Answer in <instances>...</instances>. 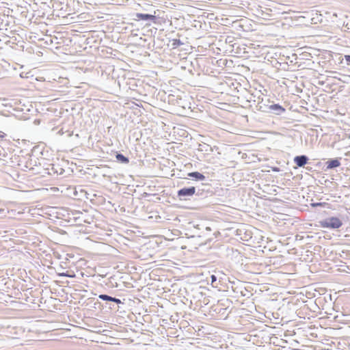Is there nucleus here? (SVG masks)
Instances as JSON below:
<instances>
[{
    "instance_id": "obj_4",
    "label": "nucleus",
    "mask_w": 350,
    "mask_h": 350,
    "mask_svg": "<svg viewBox=\"0 0 350 350\" xmlns=\"http://www.w3.org/2000/svg\"><path fill=\"white\" fill-rule=\"evenodd\" d=\"M294 161L298 167H302L307 163L308 158L304 155L297 156L295 157Z\"/></svg>"
},
{
    "instance_id": "obj_6",
    "label": "nucleus",
    "mask_w": 350,
    "mask_h": 350,
    "mask_svg": "<svg viewBox=\"0 0 350 350\" xmlns=\"http://www.w3.org/2000/svg\"><path fill=\"white\" fill-rule=\"evenodd\" d=\"M188 176L194 178L199 180H204L205 179V176L198 172H190L188 174Z\"/></svg>"
},
{
    "instance_id": "obj_8",
    "label": "nucleus",
    "mask_w": 350,
    "mask_h": 350,
    "mask_svg": "<svg viewBox=\"0 0 350 350\" xmlns=\"http://www.w3.org/2000/svg\"><path fill=\"white\" fill-rule=\"evenodd\" d=\"M270 109H273V110H280L281 111H284V110H285L282 106H280L278 104H275V105H271Z\"/></svg>"
},
{
    "instance_id": "obj_13",
    "label": "nucleus",
    "mask_w": 350,
    "mask_h": 350,
    "mask_svg": "<svg viewBox=\"0 0 350 350\" xmlns=\"http://www.w3.org/2000/svg\"><path fill=\"white\" fill-rule=\"evenodd\" d=\"M111 301H113L116 304H120L121 301L119 299H117V298H115V297H112V300Z\"/></svg>"
},
{
    "instance_id": "obj_7",
    "label": "nucleus",
    "mask_w": 350,
    "mask_h": 350,
    "mask_svg": "<svg viewBox=\"0 0 350 350\" xmlns=\"http://www.w3.org/2000/svg\"><path fill=\"white\" fill-rule=\"evenodd\" d=\"M116 158L118 161L122 163H128L129 162V160L127 157L120 153L116 155Z\"/></svg>"
},
{
    "instance_id": "obj_15",
    "label": "nucleus",
    "mask_w": 350,
    "mask_h": 350,
    "mask_svg": "<svg viewBox=\"0 0 350 350\" xmlns=\"http://www.w3.org/2000/svg\"><path fill=\"white\" fill-rule=\"evenodd\" d=\"M6 134L5 133H3V131H0V138L1 139H3L5 137Z\"/></svg>"
},
{
    "instance_id": "obj_17",
    "label": "nucleus",
    "mask_w": 350,
    "mask_h": 350,
    "mask_svg": "<svg viewBox=\"0 0 350 350\" xmlns=\"http://www.w3.org/2000/svg\"><path fill=\"white\" fill-rule=\"evenodd\" d=\"M51 189H52V190H53V191H57V190H58V188H57V187H53V188H51Z\"/></svg>"
},
{
    "instance_id": "obj_1",
    "label": "nucleus",
    "mask_w": 350,
    "mask_h": 350,
    "mask_svg": "<svg viewBox=\"0 0 350 350\" xmlns=\"http://www.w3.org/2000/svg\"><path fill=\"white\" fill-rule=\"evenodd\" d=\"M321 228L337 229L342 226V221L336 217H331L319 221Z\"/></svg>"
},
{
    "instance_id": "obj_14",
    "label": "nucleus",
    "mask_w": 350,
    "mask_h": 350,
    "mask_svg": "<svg viewBox=\"0 0 350 350\" xmlns=\"http://www.w3.org/2000/svg\"><path fill=\"white\" fill-rule=\"evenodd\" d=\"M59 275L61 276H66V277H70V278H73L75 276V275H70L66 274V273H60Z\"/></svg>"
},
{
    "instance_id": "obj_2",
    "label": "nucleus",
    "mask_w": 350,
    "mask_h": 350,
    "mask_svg": "<svg viewBox=\"0 0 350 350\" xmlns=\"http://www.w3.org/2000/svg\"><path fill=\"white\" fill-rule=\"evenodd\" d=\"M196 193V188L194 187H191L189 188H183L180 189L178 191V196H191L194 195Z\"/></svg>"
},
{
    "instance_id": "obj_5",
    "label": "nucleus",
    "mask_w": 350,
    "mask_h": 350,
    "mask_svg": "<svg viewBox=\"0 0 350 350\" xmlns=\"http://www.w3.org/2000/svg\"><path fill=\"white\" fill-rule=\"evenodd\" d=\"M327 168L332 169L334 167H339L340 165V162L338 159H331L327 161L326 163Z\"/></svg>"
},
{
    "instance_id": "obj_9",
    "label": "nucleus",
    "mask_w": 350,
    "mask_h": 350,
    "mask_svg": "<svg viewBox=\"0 0 350 350\" xmlns=\"http://www.w3.org/2000/svg\"><path fill=\"white\" fill-rule=\"evenodd\" d=\"M99 298L101 299L102 300H105V301H111V300H112V297H110L107 295H100Z\"/></svg>"
},
{
    "instance_id": "obj_11",
    "label": "nucleus",
    "mask_w": 350,
    "mask_h": 350,
    "mask_svg": "<svg viewBox=\"0 0 350 350\" xmlns=\"http://www.w3.org/2000/svg\"><path fill=\"white\" fill-rule=\"evenodd\" d=\"M180 44H182V43L180 40H178V39L173 40V46H179Z\"/></svg>"
},
{
    "instance_id": "obj_3",
    "label": "nucleus",
    "mask_w": 350,
    "mask_h": 350,
    "mask_svg": "<svg viewBox=\"0 0 350 350\" xmlns=\"http://www.w3.org/2000/svg\"><path fill=\"white\" fill-rule=\"evenodd\" d=\"M136 17H137V20H138V21L152 20L154 23H156V21H155L156 16L154 15L137 13V14H136Z\"/></svg>"
},
{
    "instance_id": "obj_10",
    "label": "nucleus",
    "mask_w": 350,
    "mask_h": 350,
    "mask_svg": "<svg viewBox=\"0 0 350 350\" xmlns=\"http://www.w3.org/2000/svg\"><path fill=\"white\" fill-rule=\"evenodd\" d=\"M327 204L326 202H317V203H312L311 206L312 207H317V206H325Z\"/></svg>"
},
{
    "instance_id": "obj_16",
    "label": "nucleus",
    "mask_w": 350,
    "mask_h": 350,
    "mask_svg": "<svg viewBox=\"0 0 350 350\" xmlns=\"http://www.w3.org/2000/svg\"><path fill=\"white\" fill-rule=\"evenodd\" d=\"M211 281H212V282H214L216 281V276L215 275H211Z\"/></svg>"
},
{
    "instance_id": "obj_12",
    "label": "nucleus",
    "mask_w": 350,
    "mask_h": 350,
    "mask_svg": "<svg viewBox=\"0 0 350 350\" xmlns=\"http://www.w3.org/2000/svg\"><path fill=\"white\" fill-rule=\"evenodd\" d=\"M345 59L348 64H350V55H345Z\"/></svg>"
}]
</instances>
